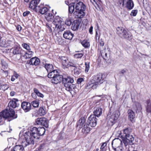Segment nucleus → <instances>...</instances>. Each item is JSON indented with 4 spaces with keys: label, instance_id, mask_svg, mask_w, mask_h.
Here are the masks:
<instances>
[{
    "label": "nucleus",
    "instance_id": "3c124183",
    "mask_svg": "<svg viewBox=\"0 0 151 151\" xmlns=\"http://www.w3.org/2000/svg\"><path fill=\"white\" fill-rule=\"evenodd\" d=\"M32 104L33 106L34 107H37L39 106V102L37 101H33L32 102Z\"/></svg>",
    "mask_w": 151,
    "mask_h": 151
},
{
    "label": "nucleus",
    "instance_id": "72a5a7b5",
    "mask_svg": "<svg viewBox=\"0 0 151 151\" xmlns=\"http://www.w3.org/2000/svg\"><path fill=\"white\" fill-rule=\"evenodd\" d=\"M146 104V111L151 114V101L150 100H147Z\"/></svg>",
    "mask_w": 151,
    "mask_h": 151
},
{
    "label": "nucleus",
    "instance_id": "2f4dec72",
    "mask_svg": "<svg viewBox=\"0 0 151 151\" xmlns=\"http://www.w3.org/2000/svg\"><path fill=\"white\" fill-rule=\"evenodd\" d=\"M126 7L128 9L131 10L134 6V4L132 0H127Z\"/></svg>",
    "mask_w": 151,
    "mask_h": 151
},
{
    "label": "nucleus",
    "instance_id": "20e7f679",
    "mask_svg": "<svg viewBox=\"0 0 151 151\" xmlns=\"http://www.w3.org/2000/svg\"><path fill=\"white\" fill-rule=\"evenodd\" d=\"M117 34L123 38L129 40L132 36L130 32L122 27H118L116 28Z\"/></svg>",
    "mask_w": 151,
    "mask_h": 151
},
{
    "label": "nucleus",
    "instance_id": "603ef678",
    "mask_svg": "<svg viewBox=\"0 0 151 151\" xmlns=\"http://www.w3.org/2000/svg\"><path fill=\"white\" fill-rule=\"evenodd\" d=\"M83 55V54L81 53H76L74 55V57L76 58H81Z\"/></svg>",
    "mask_w": 151,
    "mask_h": 151
},
{
    "label": "nucleus",
    "instance_id": "6e6d98bb",
    "mask_svg": "<svg viewBox=\"0 0 151 151\" xmlns=\"http://www.w3.org/2000/svg\"><path fill=\"white\" fill-rule=\"evenodd\" d=\"M106 145V143H103L101 145V149L103 151H105L106 150L105 147Z\"/></svg>",
    "mask_w": 151,
    "mask_h": 151
},
{
    "label": "nucleus",
    "instance_id": "0e129e2a",
    "mask_svg": "<svg viewBox=\"0 0 151 151\" xmlns=\"http://www.w3.org/2000/svg\"><path fill=\"white\" fill-rule=\"evenodd\" d=\"M2 65L3 68H7V64L5 62H2Z\"/></svg>",
    "mask_w": 151,
    "mask_h": 151
},
{
    "label": "nucleus",
    "instance_id": "423d86ee",
    "mask_svg": "<svg viewBox=\"0 0 151 151\" xmlns=\"http://www.w3.org/2000/svg\"><path fill=\"white\" fill-rule=\"evenodd\" d=\"M102 75L99 73L93 77V81H94L93 83V85H91L93 89H96L97 87L103 82Z\"/></svg>",
    "mask_w": 151,
    "mask_h": 151
},
{
    "label": "nucleus",
    "instance_id": "9d476101",
    "mask_svg": "<svg viewBox=\"0 0 151 151\" xmlns=\"http://www.w3.org/2000/svg\"><path fill=\"white\" fill-rule=\"evenodd\" d=\"M19 105V101L17 99H14L10 101L8 104V106H10L9 109H11L10 107H11L12 108H15L16 107H18ZM14 111V110L13 109Z\"/></svg>",
    "mask_w": 151,
    "mask_h": 151
},
{
    "label": "nucleus",
    "instance_id": "6e6552de",
    "mask_svg": "<svg viewBox=\"0 0 151 151\" xmlns=\"http://www.w3.org/2000/svg\"><path fill=\"white\" fill-rule=\"evenodd\" d=\"M51 22L50 24L47 23L46 25V27L49 29L50 31H52V29H53L54 31H59V30H60H60L63 31V30L61 29V27L57 25V24L56 23H54L53 21Z\"/></svg>",
    "mask_w": 151,
    "mask_h": 151
},
{
    "label": "nucleus",
    "instance_id": "a211bd4d",
    "mask_svg": "<svg viewBox=\"0 0 151 151\" xmlns=\"http://www.w3.org/2000/svg\"><path fill=\"white\" fill-rule=\"evenodd\" d=\"M40 63V59L36 57L32 58L28 62V63L31 65H37Z\"/></svg>",
    "mask_w": 151,
    "mask_h": 151
},
{
    "label": "nucleus",
    "instance_id": "ea45409f",
    "mask_svg": "<svg viewBox=\"0 0 151 151\" xmlns=\"http://www.w3.org/2000/svg\"><path fill=\"white\" fill-rule=\"evenodd\" d=\"M48 9L47 7H42L40 9L39 12L42 14H44L47 13L48 11Z\"/></svg>",
    "mask_w": 151,
    "mask_h": 151
},
{
    "label": "nucleus",
    "instance_id": "412c9836",
    "mask_svg": "<svg viewBox=\"0 0 151 151\" xmlns=\"http://www.w3.org/2000/svg\"><path fill=\"white\" fill-rule=\"evenodd\" d=\"M63 19L59 16H56L54 18L53 23H56L57 24V25H58L61 27V23L63 21Z\"/></svg>",
    "mask_w": 151,
    "mask_h": 151
},
{
    "label": "nucleus",
    "instance_id": "4d7b16f0",
    "mask_svg": "<svg viewBox=\"0 0 151 151\" xmlns=\"http://www.w3.org/2000/svg\"><path fill=\"white\" fill-rule=\"evenodd\" d=\"M1 46L4 47H7L5 46V45H7V41H2V42L1 43Z\"/></svg>",
    "mask_w": 151,
    "mask_h": 151
},
{
    "label": "nucleus",
    "instance_id": "bf43d9fd",
    "mask_svg": "<svg viewBox=\"0 0 151 151\" xmlns=\"http://www.w3.org/2000/svg\"><path fill=\"white\" fill-rule=\"evenodd\" d=\"M99 45L101 46H103L104 45V40L102 39H101L100 40H99Z\"/></svg>",
    "mask_w": 151,
    "mask_h": 151
},
{
    "label": "nucleus",
    "instance_id": "8fccbe9b",
    "mask_svg": "<svg viewBox=\"0 0 151 151\" xmlns=\"http://www.w3.org/2000/svg\"><path fill=\"white\" fill-rule=\"evenodd\" d=\"M85 71L86 73L88 72L89 69V63L86 62L85 63Z\"/></svg>",
    "mask_w": 151,
    "mask_h": 151
},
{
    "label": "nucleus",
    "instance_id": "0eeeda50",
    "mask_svg": "<svg viewBox=\"0 0 151 151\" xmlns=\"http://www.w3.org/2000/svg\"><path fill=\"white\" fill-rule=\"evenodd\" d=\"M112 147L115 151H122V140L119 138H115L112 141Z\"/></svg>",
    "mask_w": 151,
    "mask_h": 151
},
{
    "label": "nucleus",
    "instance_id": "e2e57ef3",
    "mask_svg": "<svg viewBox=\"0 0 151 151\" xmlns=\"http://www.w3.org/2000/svg\"><path fill=\"white\" fill-rule=\"evenodd\" d=\"M83 79L82 78H80L77 80V83L78 84H80L81 82L83 81Z\"/></svg>",
    "mask_w": 151,
    "mask_h": 151
},
{
    "label": "nucleus",
    "instance_id": "5fc2aeb1",
    "mask_svg": "<svg viewBox=\"0 0 151 151\" xmlns=\"http://www.w3.org/2000/svg\"><path fill=\"white\" fill-rule=\"evenodd\" d=\"M137 13V10H132L131 13V16H135Z\"/></svg>",
    "mask_w": 151,
    "mask_h": 151
},
{
    "label": "nucleus",
    "instance_id": "473e14b6",
    "mask_svg": "<svg viewBox=\"0 0 151 151\" xmlns=\"http://www.w3.org/2000/svg\"><path fill=\"white\" fill-rule=\"evenodd\" d=\"M44 67L48 72L54 70L53 66L52 64L46 63L45 64Z\"/></svg>",
    "mask_w": 151,
    "mask_h": 151
},
{
    "label": "nucleus",
    "instance_id": "6ab92c4d",
    "mask_svg": "<svg viewBox=\"0 0 151 151\" xmlns=\"http://www.w3.org/2000/svg\"><path fill=\"white\" fill-rule=\"evenodd\" d=\"M74 16L76 18H81L85 15L84 11H76L74 13Z\"/></svg>",
    "mask_w": 151,
    "mask_h": 151
},
{
    "label": "nucleus",
    "instance_id": "f704fd0d",
    "mask_svg": "<svg viewBox=\"0 0 151 151\" xmlns=\"http://www.w3.org/2000/svg\"><path fill=\"white\" fill-rule=\"evenodd\" d=\"M33 52L30 50L27 51V52H25L23 57L25 59L30 58L33 55Z\"/></svg>",
    "mask_w": 151,
    "mask_h": 151
},
{
    "label": "nucleus",
    "instance_id": "393cba45",
    "mask_svg": "<svg viewBox=\"0 0 151 151\" xmlns=\"http://www.w3.org/2000/svg\"><path fill=\"white\" fill-rule=\"evenodd\" d=\"M45 17L47 21L49 22L53 21L54 17L51 13H46L45 15Z\"/></svg>",
    "mask_w": 151,
    "mask_h": 151
},
{
    "label": "nucleus",
    "instance_id": "5701e85b",
    "mask_svg": "<svg viewBox=\"0 0 151 151\" xmlns=\"http://www.w3.org/2000/svg\"><path fill=\"white\" fill-rule=\"evenodd\" d=\"M11 51L14 55H17L21 53V50L18 46L15 47L11 49Z\"/></svg>",
    "mask_w": 151,
    "mask_h": 151
},
{
    "label": "nucleus",
    "instance_id": "c9c22d12",
    "mask_svg": "<svg viewBox=\"0 0 151 151\" xmlns=\"http://www.w3.org/2000/svg\"><path fill=\"white\" fill-rule=\"evenodd\" d=\"M75 5L74 3H71L68 5V10L70 13H72L74 11Z\"/></svg>",
    "mask_w": 151,
    "mask_h": 151
},
{
    "label": "nucleus",
    "instance_id": "b1692460",
    "mask_svg": "<svg viewBox=\"0 0 151 151\" xmlns=\"http://www.w3.org/2000/svg\"><path fill=\"white\" fill-rule=\"evenodd\" d=\"M132 132V129L130 128L125 129L123 130V136L124 137H129L130 136H132L130 134Z\"/></svg>",
    "mask_w": 151,
    "mask_h": 151
},
{
    "label": "nucleus",
    "instance_id": "680f3d73",
    "mask_svg": "<svg viewBox=\"0 0 151 151\" xmlns=\"http://www.w3.org/2000/svg\"><path fill=\"white\" fill-rule=\"evenodd\" d=\"M30 13V12L29 11H26L23 13V16L25 17L27 16Z\"/></svg>",
    "mask_w": 151,
    "mask_h": 151
},
{
    "label": "nucleus",
    "instance_id": "9b49d317",
    "mask_svg": "<svg viewBox=\"0 0 151 151\" xmlns=\"http://www.w3.org/2000/svg\"><path fill=\"white\" fill-rule=\"evenodd\" d=\"M63 80V76L60 75L59 73L55 77L51 79L50 81L53 83L57 84L60 83Z\"/></svg>",
    "mask_w": 151,
    "mask_h": 151
},
{
    "label": "nucleus",
    "instance_id": "de8ad7c7",
    "mask_svg": "<svg viewBox=\"0 0 151 151\" xmlns=\"http://www.w3.org/2000/svg\"><path fill=\"white\" fill-rule=\"evenodd\" d=\"M9 88V86L7 84H3L1 86L0 88L3 91L7 90Z\"/></svg>",
    "mask_w": 151,
    "mask_h": 151
},
{
    "label": "nucleus",
    "instance_id": "bb28decb",
    "mask_svg": "<svg viewBox=\"0 0 151 151\" xmlns=\"http://www.w3.org/2000/svg\"><path fill=\"white\" fill-rule=\"evenodd\" d=\"M80 23L77 20H75L71 26V29L72 30H75L78 29Z\"/></svg>",
    "mask_w": 151,
    "mask_h": 151
},
{
    "label": "nucleus",
    "instance_id": "69168bd1",
    "mask_svg": "<svg viewBox=\"0 0 151 151\" xmlns=\"http://www.w3.org/2000/svg\"><path fill=\"white\" fill-rule=\"evenodd\" d=\"M100 34H98V32L96 31V40H97V37H98V40H99V39L100 37Z\"/></svg>",
    "mask_w": 151,
    "mask_h": 151
},
{
    "label": "nucleus",
    "instance_id": "338daca9",
    "mask_svg": "<svg viewBox=\"0 0 151 151\" xmlns=\"http://www.w3.org/2000/svg\"><path fill=\"white\" fill-rule=\"evenodd\" d=\"M18 31H21L22 29V27L20 25H18L16 27Z\"/></svg>",
    "mask_w": 151,
    "mask_h": 151
},
{
    "label": "nucleus",
    "instance_id": "dca6fc26",
    "mask_svg": "<svg viewBox=\"0 0 151 151\" xmlns=\"http://www.w3.org/2000/svg\"><path fill=\"white\" fill-rule=\"evenodd\" d=\"M40 0H32L30 3L29 7L32 9L35 10Z\"/></svg>",
    "mask_w": 151,
    "mask_h": 151
},
{
    "label": "nucleus",
    "instance_id": "79ce46f5",
    "mask_svg": "<svg viewBox=\"0 0 151 151\" xmlns=\"http://www.w3.org/2000/svg\"><path fill=\"white\" fill-rule=\"evenodd\" d=\"M39 114L40 116L45 115L46 114L45 108L43 107H40L39 110Z\"/></svg>",
    "mask_w": 151,
    "mask_h": 151
},
{
    "label": "nucleus",
    "instance_id": "1a4fd4ad",
    "mask_svg": "<svg viewBox=\"0 0 151 151\" xmlns=\"http://www.w3.org/2000/svg\"><path fill=\"white\" fill-rule=\"evenodd\" d=\"M96 116L94 115H91L88 117L87 123L92 127H94L96 124Z\"/></svg>",
    "mask_w": 151,
    "mask_h": 151
},
{
    "label": "nucleus",
    "instance_id": "39448f33",
    "mask_svg": "<svg viewBox=\"0 0 151 151\" xmlns=\"http://www.w3.org/2000/svg\"><path fill=\"white\" fill-rule=\"evenodd\" d=\"M25 140L22 141V145H17L15 146L12 149H11L10 151H23L24 148L30 144L33 145V142L31 140L30 142L29 139L25 138Z\"/></svg>",
    "mask_w": 151,
    "mask_h": 151
},
{
    "label": "nucleus",
    "instance_id": "e433bc0d",
    "mask_svg": "<svg viewBox=\"0 0 151 151\" xmlns=\"http://www.w3.org/2000/svg\"><path fill=\"white\" fill-rule=\"evenodd\" d=\"M85 118L83 117H82L78 120L77 123V126H80L79 128H81V127L85 123Z\"/></svg>",
    "mask_w": 151,
    "mask_h": 151
},
{
    "label": "nucleus",
    "instance_id": "f257e3e1",
    "mask_svg": "<svg viewBox=\"0 0 151 151\" xmlns=\"http://www.w3.org/2000/svg\"><path fill=\"white\" fill-rule=\"evenodd\" d=\"M45 132V128L43 127H40L38 128L36 127H33L30 129V131L26 132L24 134L25 138L29 139L30 142L32 140L33 144L34 139H38L39 136L43 135Z\"/></svg>",
    "mask_w": 151,
    "mask_h": 151
},
{
    "label": "nucleus",
    "instance_id": "c756f323",
    "mask_svg": "<svg viewBox=\"0 0 151 151\" xmlns=\"http://www.w3.org/2000/svg\"><path fill=\"white\" fill-rule=\"evenodd\" d=\"M15 41L12 37H11L7 40V45H5V47H12L14 45Z\"/></svg>",
    "mask_w": 151,
    "mask_h": 151
},
{
    "label": "nucleus",
    "instance_id": "c03bdc74",
    "mask_svg": "<svg viewBox=\"0 0 151 151\" xmlns=\"http://www.w3.org/2000/svg\"><path fill=\"white\" fill-rule=\"evenodd\" d=\"M82 45L85 48H87L90 46V43L87 40H84L81 42Z\"/></svg>",
    "mask_w": 151,
    "mask_h": 151
},
{
    "label": "nucleus",
    "instance_id": "49530a36",
    "mask_svg": "<svg viewBox=\"0 0 151 151\" xmlns=\"http://www.w3.org/2000/svg\"><path fill=\"white\" fill-rule=\"evenodd\" d=\"M22 46L24 48L26 49L27 51L31 50L29 45L26 43H24L22 44Z\"/></svg>",
    "mask_w": 151,
    "mask_h": 151
},
{
    "label": "nucleus",
    "instance_id": "4468645a",
    "mask_svg": "<svg viewBox=\"0 0 151 151\" xmlns=\"http://www.w3.org/2000/svg\"><path fill=\"white\" fill-rule=\"evenodd\" d=\"M134 140V138L132 136H130L129 137H124L122 138L123 142L125 146H127L128 144H132Z\"/></svg>",
    "mask_w": 151,
    "mask_h": 151
},
{
    "label": "nucleus",
    "instance_id": "a18cd8bd",
    "mask_svg": "<svg viewBox=\"0 0 151 151\" xmlns=\"http://www.w3.org/2000/svg\"><path fill=\"white\" fill-rule=\"evenodd\" d=\"M43 118H38L35 121V124L40 125L41 124Z\"/></svg>",
    "mask_w": 151,
    "mask_h": 151
},
{
    "label": "nucleus",
    "instance_id": "7c9ffc66",
    "mask_svg": "<svg viewBox=\"0 0 151 151\" xmlns=\"http://www.w3.org/2000/svg\"><path fill=\"white\" fill-rule=\"evenodd\" d=\"M128 118L130 121L132 122L135 118V115L134 112L131 110L129 109L128 111Z\"/></svg>",
    "mask_w": 151,
    "mask_h": 151
},
{
    "label": "nucleus",
    "instance_id": "2eb2a0df",
    "mask_svg": "<svg viewBox=\"0 0 151 151\" xmlns=\"http://www.w3.org/2000/svg\"><path fill=\"white\" fill-rule=\"evenodd\" d=\"M85 6L83 3L80 2L75 5V8L76 11H84Z\"/></svg>",
    "mask_w": 151,
    "mask_h": 151
},
{
    "label": "nucleus",
    "instance_id": "4be33fe9",
    "mask_svg": "<svg viewBox=\"0 0 151 151\" xmlns=\"http://www.w3.org/2000/svg\"><path fill=\"white\" fill-rule=\"evenodd\" d=\"M101 52L102 56L105 59L108 57L107 55H109L110 53V49L109 48H105L102 50Z\"/></svg>",
    "mask_w": 151,
    "mask_h": 151
},
{
    "label": "nucleus",
    "instance_id": "37998d69",
    "mask_svg": "<svg viewBox=\"0 0 151 151\" xmlns=\"http://www.w3.org/2000/svg\"><path fill=\"white\" fill-rule=\"evenodd\" d=\"M40 125L44 126L46 127H48V124L47 121L45 118H43V119H42V123Z\"/></svg>",
    "mask_w": 151,
    "mask_h": 151
},
{
    "label": "nucleus",
    "instance_id": "aec40b11",
    "mask_svg": "<svg viewBox=\"0 0 151 151\" xmlns=\"http://www.w3.org/2000/svg\"><path fill=\"white\" fill-rule=\"evenodd\" d=\"M73 36V34L69 30L65 31L63 34V37L67 39L71 40L72 39Z\"/></svg>",
    "mask_w": 151,
    "mask_h": 151
},
{
    "label": "nucleus",
    "instance_id": "774afa93",
    "mask_svg": "<svg viewBox=\"0 0 151 151\" xmlns=\"http://www.w3.org/2000/svg\"><path fill=\"white\" fill-rule=\"evenodd\" d=\"M42 149V146H41L38 148H37L34 151H41Z\"/></svg>",
    "mask_w": 151,
    "mask_h": 151
},
{
    "label": "nucleus",
    "instance_id": "c85d7f7f",
    "mask_svg": "<svg viewBox=\"0 0 151 151\" xmlns=\"http://www.w3.org/2000/svg\"><path fill=\"white\" fill-rule=\"evenodd\" d=\"M58 73H59L57 70H54L49 72L48 74V77L51 79L55 77Z\"/></svg>",
    "mask_w": 151,
    "mask_h": 151
},
{
    "label": "nucleus",
    "instance_id": "052dcab7",
    "mask_svg": "<svg viewBox=\"0 0 151 151\" xmlns=\"http://www.w3.org/2000/svg\"><path fill=\"white\" fill-rule=\"evenodd\" d=\"M118 117V116H116L114 114H113L111 115V118L113 119L114 120H116L117 119Z\"/></svg>",
    "mask_w": 151,
    "mask_h": 151
},
{
    "label": "nucleus",
    "instance_id": "4c0bfd02",
    "mask_svg": "<svg viewBox=\"0 0 151 151\" xmlns=\"http://www.w3.org/2000/svg\"><path fill=\"white\" fill-rule=\"evenodd\" d=\"M117 1V4L118 5L121 7H123L124 6L125 2L127 1V0H116Z\"/></svg>",
    "mask_w": 151,
    "mask_h": 151
},
{
    "label": "nucleus",
    "instance_id": "13d9d810",
    "mask_svg": "<svg viewBox=\"0 0 151 151\" xmlns=\"http://www.w3.org/2000/svg\"><path fill=\"white\" fill-rule=\"evenodd\" d=\"M137 109L138 112L141 111L142 109V107L140 104H138L137 105Z\"/></svg>",
    "mask_w": 151,
    "mask_h": 151
},
{
    "label": "nucleus",
    "instance_id": "f3484780",
    "mask_svg": "<svg viewBox=\"0 0 151 151\" xmlns=\"http://www.w3.org/2000/svg\"><path fill=\"white\" fill-rule=\"evenodd\" d=\"M94 111L93 115L95 116L99 117L102 113V109L100 107H96L94 108Z\"/></svg>",
    "mask_w": 151,
    "mask_h": 151
},
{
    "label": "nucleus",
    "instance_id": "f8f14e48",
    "mask_svg": "<svg viewBox=\"0 0 151 151\" xmlns=\"http://www.w3.org/2000/svg\"><path fill=\"white\" fill-rule=\"evenodd\" d=\"M21 107L25 112H27L31 109V105L29 102H23L22 103Z\"/></svg>",
    "mask_w": 151,
    "mask_h": 151
},
{
    "label": "nucleus",
    "instance_id": "7ed1b4c3",
    "mask_svg": "<svg viewBox=\"0 0 151 151\" xmlns=\"http://www.w3.org/2000/svg\"><path fill=\"white\" fill-rule=\"evenodd\" d=\"M62 81L66 88L65 89L67 91H71L75 88L76 86L73 84L74 82L73 78L70 77L63 78Z\"/></svg>",
    "mask_w": 151,
    "mask_h": 151
},
{
    "label": "nucleus",
    "instance_id": "a878e982",
    "mask_svg": "<svg viewBox=\"0 0 151 151\" xmlns=\"http://www.w3.org/2000/svg\"><path fill=\"white\" fill-rule=\"evenodd\" d=\"M89 125L87 123L85 124L82 130V132L84 134L88 133L90 131V128L89 127Z\"/></svg>",
    "mask_w": 151,
    "mask_h": 151
},
{
    "label": "nucleus",
    "instance_id": "864d4df0",
    "mask_svg": "<svg viewBox=\"0 0 151 151\" xmlns=\"http://www.w3.org/2000/svg\"><path fill=\"white\" fill-rule=\"evenodd\" d=\"M70 66L76 67V64L73 63L69 61L68 62V68Z\"/></svg>",
    "mask_w": 151,
    "mask_h": 151
},
{
    "label": "nucleus",
    "instance_id": "cd10ccee",
    "mask_svg": "<svg viewBox=\"0 0 151 151\" xmlns=\"http://www.w3.org/2000/svg\"><path fill=\"white\" fill-rule=\"evenodd\" d=\"M58 73H59L57 70H54L49 72L48 74V77L51 79L55 77Z\"/></svg>",
    "mask_w": 151,
    "mask_h": 151
},
{
    "label": "nucleus",
    "instance_id": "a19ab883",
    "mask_svg": "<svg viewBox=\"0 0 151 151\" xmlns=\"http://www.w3.org/2000/svg\"><path fill=\"white\" fill-rule=\"evenodd\" d=\"M19 76V74L17 73L15 71L14 72L13 75L12 76L11 78V81H14L16 79H17Z\"/></svg>",
    "mask_w": 151,
    "mask_h": 151
},
{
    "label": "nucleus",
    "instance_id": "f03ea898",
    "mask_svg": "<svg viewBox=\"0 0 151 151\" xmlns=\"http://www.w3.org/2000/svg\"><path fill=\"white\" fill-rule=\"evenodd\" d=\"M17 114L13 109H6L0 112V125H3L4 123V119H7L10 121L17 118Z\"/></svg>",
    "mask_w": 151,
    "mask_h": 151
},
{
    "label": "nucleus",
    "instance_id": "09e8293b",
    "mask_svg": "<svg viewBox=\"0 0 151 151\" xmlns=\"http://www.w3.org/2000/svg\"><path fill=\"white\" fill-rule=\"evenodd\" d=\"M72 23V21H71V19L69 18H67L65 22V24L68 26H70L71 24Z\"/></svg>",
    "mask_w": 151,
    "mask_h": 151
},
{
    "label": "nucleus",
    "instance_id": "ddd939ff",
    "mask_svg": "<svg viewBox=\"0 0 151 151\" xmlns=\"http://www.w3.org/2000/svg\"><path fill=\"white\" fill-rule=\"evenodd\" d=\"M61 61L62 67L63 68H67L68 62V59L67 57L65 56H60L59 58Z\"/></svg>",
    "mask_w": 151,
    "mask_h": 151
},
{
    "label": "nucleus",
    "instance_id": "58836bf2",
    "mask_svg": "<svg viewBox=\"0 0 151 151\" xmlns=\"http://www.w3.org/2000/svg\"><path fill=\"white\" fill-rule=\"evenodd\" d=\"M33 91L35 94L41 98H43L44 97L43 95L40 93L39 90L36 88H34L33 89Z\"/></svg>",
    "mask_w": 151,
    "mask_h": 151
}]
</instances>
